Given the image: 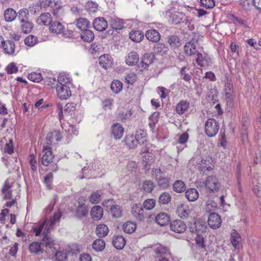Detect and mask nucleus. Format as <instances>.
Listing matches in <instances>:
<instances>
[{"label":"nucleus","mask_w":261,"mask_h":261,"mask_svg":"<svg viewBox=\"0 0 261 261\" xmlns=\"http://www.w3.org/2000/svg\"><path fill=\"white\" fill-rule=\"evenodd\" d=\"M61 215V212L60 211L55 213L52 218L48 221L46 226V220H44L39 226L36 227L34 229L36 236H39L42 233L43 237L42 240L43 244L44 245L46 248H49L50 249L53 248V250H55L54 240L49 236V232L51 227H53L57 222L59 221Z\"/></svg>","instance_id":"f257e3e1"},{"label":"nucleus","mask_w":261,"mask_h":261,"mask_svg":"<svg viewBox=\"0 0 261 261\" xmlns=\"http://www.w3.org/2000/svg\"><path fill=\"white\" fill-rule=\"evenodd\" d=\"M219 125L217 121L214 119H208L205 124V132L210 137L215 136L218 133Z\"/></svg>","instance_id":"f03ea898"},{"label":"nucleus","mask_w":261,"mask_h":261,"mask_svg":"<svg viewBox=\"0 0 261 261\" xmlns=\"http://www.w3.org/2000/svg\"><path fill=\"white\" fill-rule=\"evenodd\" d=\"M131 213L134 217L139 220H142L147 217V214L144 212L141 203L134 205L132 207Z\"/></svg>","instance_id":"7ed1b4c3"},{"label":"nucleus","mask_w":261,"mask_h":261,"mask_svg":"<svg viewBox=\"0 0 261 261\" xmlns=\"http://www.w3.org/2000/svg\"><path fill=\"white\" fill-rule=\"evenodd\" d=\"M57 92L59 97L62 100L68 98L71 95V92L67 85H57Z\"/></svg>","instance_id":"20e7f679"},{"label":"nucleus","mask_w":261,"mask_h":261,"mask_svg":"<svg viewBox=\"0 0 261 261\" xmlns=\"http://www.w3.org/2000/svg\"><path fill=\"white\" fill-rule=\"evenodd\" d=\"M204 184L206 188L212 191H218L221 186L218 179L214 176H208Z\"/></svg>","instance_id":"39448f33"},{"label":"nucleus","mask_w":261,"mask_h":261,"mask_svg":"<svg viewBox=\"0 0 261 261\" xmlns=\"http://www.w3.org/2000/svg\"><path fill=\"white\" fill-rule=\"evenodd\" d=\"M43 152L44 153L41 158V163L43 165L47 166L50 163L52 162L54 155L50 150V146L48 145L43 146Z\"/></svg>","instance_id":"423d86ee"},{"label":"nucleus","mask_w":261,"mask_h":261,"mask_svg":"<svg viewBox=\"0 0 261 261\" xmlns=\"http://www.w3.org/2000/svg\"><path fill=\"white\" fill-rule=\"evenodd\" d=\"M170 228L172 231L176 233H182L186 230L187 226L182 220H175L170 223Z\"/></svg>","instance_id":"0eeeda50"},{"label":"nucleus","mask_w":261,"mask_h":261,"mask_svg":"<svg viewBox=\"0 0 261 261\" xmlns=\"http://www.w3.org/2000/svg\"><path fill=\"white\" fill-rule=\"evenodd\" d=\"M221 222L220 216L218 214L212 213L209 215L207 223L211 228L216 229L219 227Z\"/></svg>","instance_id":"6e6552de"},{"label":"nucleus","mask_w":261,"mask_h":261,"mask_svg":"<svg viewBox=\"0 0 261 261\" xmlns=\"http://www.w3.org/2000/svg\"><path fill=\"white\" fill-rule=\"evenodd\" d=\"M48 29L49 31L53 33L56 34H59L62 33H63V36H66L67 33H64V27L63 25L60 22L57 21H52V22L50 23V25L48 27Z\"/></svg>","instance_id":"1a4fd4ad"},{"label":"nucleus","mask_w":261,"mask_h":261,"mask_svg":"<svg viewBox=\"0 0 261 261\" xmlns=\"http://www.w3.org/2000/svg\"><path fill=\"white\" fill-rule=\"evenodd\" d=\"M93 25L96 30L102 32L107 28L108 22L103 17H97L93 20Z\"/></svg>","instance_id":"9d476101"},{"label":"nucleus","mask_w":261,"mask_h":261,"mask_svg":"<svg viewBox=\"0 0 261 261\" xmlns=\"http://www.w3.org/2000/svg\"><path fill=\"white\" fill-rule=\"evenodd\" d=\"M190 229L192 232H196L197 234H200V233L205 231L206 226L203 222L197 221L191 224Z\"/></svg>","instance_id":"9b49d317"},{"label":"nucleus","mask_w":261,"mask_h":261,"mask_svg":"<svg viewBox=\"0 0 261 261\" xmlns=\"http://www.w3.org/2000/svg\"><path fill=\"white\" fill-rule=\"evenodd\" d=\"M13 182L10 181V179H7L5 183L3 188L2 189V192L4 195V198L5 199H11L12 198L11 187Z\"/></svg>","instance_id":"f8f14e48"},{"label":"nucleus","mask_w":261,"mask_h":261,"mask_svg":"<svg viewBox=\"0 0 261 261\" xmlns=\"http://www.w3.org/2000/svg\"><path fill=\"white\" fill-rule=\"evenodd\" d=\"M170 20L175 24H178L187 21V16L182 12H175L170 15Z\"/></svg>","instance_id":"ddd939ff"},{"label":"nucleus","mask_w":261,"mask_h":261,"mask_svg":"<svg viewBox=\"0 0 261 261\" xmlns=\"http://www.w3.org/2000/svg\"><path fill=\"white\" fill-rule=\"evenodd\" d=\"M29 251L31 254L39 255L43 253L44 249L41 248V243L38 242H33L29 245Z\"/></svg>","instance_id":"4468645a"},{"label":"nucleus","mask_w":261,"mask_h":261,"mask_svg":"<svg viewBox=\"0 0 261 261\" xmlns=\"http://www.w3.org/2000/svg\"><path fill=\"white\" fill-rule=\"evenodd\" d=\"M2 47L5 54L8 55H12L15 51V45L13 41L8 40L4 41Z\"/></svg>","instance_id":"2eb2a0df"},{"label":"nucleus","mask_w":261,"mask_h":261,"mask_svg":"<svg viewBox=\"0 0 261 261\" xmlns=\"http://www.w3.org/2000/svg\"><path fill=\"white\" fill-rule=\"evenodd\" d=\"M124 129L122 125L116 123L112 126V135L115 139H120L123 136Z\"/></svg>","instance_id":"dca6fc26"},{"label":"nucleus","mask_w":261,"mask_h":261,"mask_svg":"<svg viewBox=\"0 0 261 261\" xmlns=\"http://www.w3.org/2000/svg\"><path fill=\"white\" fill-rule=\"evenodd\" d=\"M145 36L148 40L153 42H158L161 38L160 33L154 29L147 31Z\"/></svg>","instance_id":"f3484780"},{"label":"nucleus","mask_w":261,"mask_h":261,"mask_svg":"<svg viewBox=\"0 0 261 261\" xmlns=\"http://www.w3.org/2000/svg\"><path fill=\"white\" fill-rule=\"evenodd\" d=\"M61 138V134L59 131L55 130L48 133L46 137L47 145L49 146L55 140L56 141H60Z\"/></svg>","instance_id":"a211bd4d"},{"label":"nucleus","mask_w":261,"mask_h":261,"mask_svg":"<svg viewBox=\"0 0 261 261\" xmlns=\"http://www.w3.org/2000/svg\"><path fill=\"white\" fill-rule=\"evenodd\" d=\"M154 58V55L152 53L144 54L141 62L142 67L144 69L147 68L149 65L152 63Z\"/></svg>","instance_id":"6ab92c4d"},{"label":"nucleus","mask_w":261,"mask_h":261,"mask_svg":"<svg viewBox=\"0 0 261 261\" xmlns=\"http://www.w3.org/2000/svg\"><path fill=\"white\" fill-rule=\"evenodd\" d=\"M139 61V56L136 51L130 52L125 59L126 63L129 66H133L137 64Z\"/></svg>","instance_id":"aec40b11"},{"label":"nucleus","mask_w":261,"mask_h":261,"mask_svg":"<svg viewBox=\"0 0 261 261\" xmlns=\"http://www.w3.org/2000/svg\"><path fill=\"white\" fill-rule=\"evenodd\" d=\"M91 218L95 221H97L101 218L103 215V209L99 205L93 206L90 212Z\"/></svg>","instance_id":"412c9836"},{"label":"nucleus","mask_w":261,"mask_h":261,"mask_svg":"<svg viewBox=\"0 0 261 261\" xmlns=\"http://www.w3.org/2000/svg\"><path fill=\"white\" fill-rule=\"evenodd\" d=\"M100 65L106 69L110 67L112 64V60L109 55H104L99 58Z\"/></svg>","instance_id":"4be33fe9"},{"label":"nucleus","mask_w":261,"mask_h":261,"mask_svg":"<svg viewBox=\"0 0 261 261\" xmlns=\"http://www.w3.org/2000/svg\"><path fill=\"white\" fill-rule=\"evenodd\" d=\"M142 161L144 167L146 169H149L150 166L154 161V155L148 151L144 152V154L142 156Z\"/></svg>","instance_id":"5701e85b"},{"label":"nucleus","mask_w":261,"mask_h":261,"mask_svg":"<svg viewBox=\"0 0 261 261\" xmlns=\"http://www.w3.org/2000/svg\"><path fill=\"white\" fill-rule=\"evenodd\" d=\"M110 23L112 28L116 31L120 30L124 27V22L123 19L117 17L112 18Z\"/></svg>","instance_id":"b1692460"},{"label":"nucleus","mask_w":261,"mask_h":261,"mask_svg":"<svg viewBox=\"0 0 261 261\" xmlns=\"http://www.w3.org/2000/svg\"><path fill=\"white\" fill-rule=\"evenodd\" d=\"M52 22L51 15L49 13L42 14L37 19V23L39 25H50Z\"/></svg>","instance_id":"393cba45"},{"label":"nucleus","mask_w":261,"mask_h":261,"mask_svg":"<svg viewBox=\"0 0 261 261\" xmlns=\"http://www.w3.org/2000/svg\"><path fill=\"white\" fill-rule=\"evenodd\" d=\"M169 220V216L165 213L159 214L155 218L156 223L161 226H164L168 224Z\"/></svg>","instance_id":"a878e982"},{"label":"nucleus","mask_w":261,"mask_h":261,"mask_svg":"<svg viewBox=\"0 0 261 261\" xmlns=\"http://www.w3.org/2000/svg\"><path fill=\"white\" fill-rule=\"evenodd\" d=\"M75 24L79 29L84 31L88 29L90 25V22L86 18H80L76 20Z\"/></svg>","instance_id":"bb28decb"},{"label":"nucleus","mask_w":261,"mask_h":261,"mask_svg":"<svg viewBox=\"0 0 261 261\" xmlns=\"http://www.w3.org/2000/svg\"><path fill=\"white\" fill-rule=\"evenodd\" d=\"M185 195L187 199L190 201H195L199 196L197 190L194 188L188 189L185 192Z\"/></svg>","instance_id":"cd10ccee"},{"label":"nucleus","mask_w":261,"mask_h":261,"mask_svg":"<svg viewBox=\"0 0 261 261\" xmlns=\"http://www.w3.org/2000/svg\"><path fill=\"white\" fill-rule=\"evenodd\" d=\"M5 20L7 22H12L17 16L16 11L12 8L7 9L4 13Z\"/></svg>","instance_id":"c85d7f7f"},{"label":"nucleus","mask_w":261,"mask_h":261,"mask_svg":"<svg viewBox=\"0 0 261 261\" xmlns=\"http://www.w3.org/2000/svg\"><path fill=\"white\" fill-rule=\"evenodd\" d=\"M113 244L117 249H122L125 246V239L121 236H115L113 240Z\"/></svg>","instance_id":"c756f323"},{"label":"nucleus","mask_w":261,"mask_h":261,"mask_svg":"<svg viewBox=\"0 0 261 261\" xmlns=\"http://www.w3.org/2000/svg\"><path fill=\"white\" fill-rule=\"evenodd\" d=\"M189 108V103L186 100H181L176 105V112L178 114H182Z\"/></svg>","instance_id":"7c9ffc66"},{"label":"nucleus","mask_w":261,"mask_h":261,"mask_svg":"<svg viewBox=\"0 0 261 261\" xmlns=\"http://www.w3.org/2000/svg\"><path fill=\"white\" fill-rule=\"evenodd\" d=\"M34 25L33 23L29 20L20 21V28L22 32L25 34L29 33L31 32L33 28Z\"/></svg>","instance_id":"2f4dec72"},{"label":"nucleus","mask_w":261,"mask_h":261,"mask_svg":"<svg viewBox=\"0 0 261 261\" xmlns=\"http://www.w3.org/2000/svg\"><path fill=\"white\" fill-rule=\"evenodd\" d=\"M109 231L108 227L103 224H100L97 226L96 233L100 238L105 237L108 234Z\"/></svg>","instance_id":"473e14b6"},{"label":"nucleus","mask_w":261,"mask_h":261,"mask_svg":"<svg viewBox=\"0 0 261 261\" xmlns=\"http://www.w3.org/2000/svg\"><path fill=\"white\" fill-rule=\"evenodd\" d=\"M88 214V210L86 205L84 203H79L76 211V216L79 218H82L86 217Z\"/></svg>","instance_id":"72a5a7b5"},{"label":"nucleus","mask_w":261,"mask_h":261,"mask_svg":"<svg viewBox=\"0 0 261 261\" xmlns=\"http://www.w3.org/2000/svg\"><path fill=\"white\" fill-rule=\"evenodd\" d=\"M81 37L84 41L90 42L93 40L94 34L92 31L87 29L82 32Z\"/></svg>","instance_id":"f704fd0d"},{"label":"nucleus","mask_w":261,"mask_h":261,"mask_svg":"<svg viewBox=\"0 0 261 261\" xmlns=\"http://www.w3.org/2000/svg\"><path fill=\"white\" fill-rule=\"evenodd\" d=\"M184 49L185 53L188 56L194 55L197 53L195 45L191 41L187 42L185 44Z\"/></svg>","instance_id":"c9c22d12"},{"label":"nucleus","mask_w":261,"mask_h":261,"mask_svg":"<svg viewBox=\"0 0 261 261\" xmlns=\"http://www.w3.org/2000/svg\"><path fill=\"white\" fill-rule=\"evenodd\" d=\"M129 38L134 42H139L144 38V34L140 31H132L129 33Z\"/></svg>","instance_id":"e433bc0d"},{"label":"nucleus","mask_w":261,"mask_h":261,"mask_svg":"<svg viewBox=\"0 0 261 261\" xmlns=\"http://www.w3.org/2000/svg\"><path fill=\"white\" fill-rule=\"evenodd\" d=\"M136 229V224L132 221H127L123 225V231L127 233H133Z\"/></svg>","instance_id":"4c0bfd02"},{"label":"nucleus","mask_w":261,"mask_h":261,"mask_svg":"<svg viewBox=\"0 0 261 261\" xmlns=\"http://www.w3.org/2000/svg\"><path fill=\"white\" fill-rule=\"evenodd\" d=\"M156 180H157L158 186L162 189H166L169 186V179L162 176L159 177L155 176Z\"/></svg>","instance_id":"58836bf2"},{"label":"nucleus","mask_w":261,"mask_h":261,"mask_svg":"<svg viewBox=\"0 0 261 261\" xmlns=\"http://www.w3.org/2000/svg\"><path fill=\"white\" fill-rule=\"evenodd\" d=\"M106 243L103 240L98 239L95 240L92 244V247L96 251H101L105 247Z\"/></svg>","instance_id":"ea45409f"},{"label":"nucleus","mask_w":261,"mask_h":261,"mask_svg":"<svg viewBox=\"0 0 261 261\" xmlns=\"http://www.w3.org/2000/svg\"><path fill=\"white\" fill-rule=\"evenodd\" d=\"M196 58L197 63L201 66H205L208 64V60L206 55L197 53Z\"/></svg>","instance_id":"a19ab883"},{"label":"nucleus","mask_w":261,"mask_h":261,"mask_svg":"<svg viewBox=\"0 0 261 261\" xmlns=\"http://www.w3.org/2000/svg\"><path fill=\"white\" fill-rule=\"evenodd\" d=\"M168 42L171 47L174 49L178 48L181 45L179 38L174 35L169 37Z\"/></svg>","instance_id":"79ce46f5"},{"label":"nucleus","mask_w":261,"mask_h":261,"mask_svg":"<svg viewBox=\"0 0 261 261\" xmlns=\"http://www.w3.org/2000/svg\"><path fill=\"white\" fill-rule=\"evenodd\" d=\"M155 185L153 181L146 180L143 182L142 189L146 193H150L152 191Z\"/></svg>","instance_id":"37998d69"},{"label":"nucleus","mask_w":261,"mask_h":261,"mask_svg":"<svg viewBox=\"0 0 261 261\" xmlns=\"http://www.w3.org/2000/svg\"><path fill=\"white\" fill-rule=\"evenodd\" d=\"M173 190L177 193H181L186 189V185L181 180H177L173 185Z\"/></svg>","instance_id":"c03bdc74"},{"label":"nucleus","mask_w":261,"mask_h":261,"mask_svg":"<svg viewBox=\"0 0 261 261\" xmlns=\"http://www.w3.org/2000/svg\"><path fill=\"white\" fill-rule=\"evenodd\" d=\"M146 132L142 130L139 129L136 132V136L135 137L136 138L137 140L139 142V144H144L145 142H146Z\"/></svg>","instance_id":"a18cd8bd"},{"label":"nucleus","mask_w":261,"mask_h":261,"mask_svg":"<svg viewBox=\"0 0 261 261\" xmlns=\"http://www.w3.org/2000/svg\"><path fill=\"white\" fill-rule=\"evenodd\" d=\"M126 145L131 149L135 148L139 142L136 138L133 135L127 136L125 139Z\"/></svg>","instance_id":"49530a36"},{"label":"nucleus","mask_w":261,"mask_h":261,"mask_svg":"<svg viewBox=\"0 0 261 261\" xmlns=\"http://www.w3.org/2000/svg\"><path fill=\"white\" fill-rule=\"evenodd\" d=\"M111 89L115 93H118L122 89V83L118 80H114L111 85Z\"/></svg>","instance_id":"de8ad7c7"},{"label":"nucleus","mask_w":261,"mask_h":261,"mask_svg":"<svg viewBox=\"0 0 261 261\" xmlns=\"http://www.w3.org/2000/svg\"><path fill=\"white\" fill-rule=\"evenodd\" d=\"M55 250H51V253L55 254L56 259L57 261H65L67 259L66 253L64 251H55Z\"/></svg>","instance_id":"09e8293b"},{"label":"nucleus","mask_w":261,"mask_h":261,"mask_svg":"<svg viewBox=\"0 0 261 261\" xmlns=\"http://www.w3.org/2000/svg\"><path fill=\"white\" fill-rule=\"evenodd\" d=\"M114 218H120L122 215V211L119 205H115L109 211Z\"/></svg>","instance_id":"8fccbe9b"},{"label":"nucleus","mask_w":261,"mask_h":261,"mask_svg":"<svg viewBox=\"0 0 261 261\" xmlns=\"http://www.w3.org/2000/svg\"><path fill=\"white\" fill-rule=\"evenodd\" d=\"M195 240L197 247L198 248L202 249H205L204 238L201 234H197Z\"/></svg>","instance_id":"3c124183"},{"label":"nucleus","mask_w":261,"mask_h":261,"mask_svg":"<svg viewBox=\"0 0 261 261\" xmlns=\"http://www.w3.org/2000/svg\"><path fill=\"white\" fill-rule=\"evenodd\" d=\"M24 42L26 45L32 47L37 43L38 39L36 36L29 35L25 38Z\"/></svg>","instance_id":"603ef678"},{"label":"nucleus","mask_w":261,"mask_h":261,"mask_svg":"<svg viewBox=\"0 0 261 261\" xmlns=\"http://www.w3.org/2000/svg\"><path fill=\"white\" fill-rule=\"evenodd\" d=\"M231 236V243L233 247H236L237 245L241 241V236L236 230H233Z\"/></svg>","instance_id":"864d4df0"},{"label":"nucleus","mask_w":261,"mask_h":261,"mask_svg":"<svg viewBox=\"0 0 261 261\" xmlns=\"http://www.w3.org/2000/svg\"><path fill=\"white\" fill-rule=\"evenodd\" d=\"M29 16V10L27 9H20L18 12V17L20 22L21 21V20H28Z\"/></svg>","instance_id":"5fc2aeb1"},{"label":"nucleus","mask_w":261,"mask_h":261,"mask_svg":"<svg viewBox=\"0 0 261 261\" xmlns=\"http://www.w3.org/2000/svg\"><path fill=\"white\" fill-rule=\"evenodd\" d=\"M171 200V196L170 194L167 192H164L160 195L159 201L161 204H167Z\"/></svg>","instance_id":"6e6d98bb"},{"label":"nucleus","mask_w":261,"mask_h":261,"mask_svg":"<svg viewBox=\"0 0 261 261\" xmlns=\"http://www.w3.org/2000/svg\"><path fill=\"white\" fill-rule=\"evenodd\" d=\"M168 48L164 44L158 43L154 46V51L155 53L163 55L167 52Z\"/></svg>","instance_id":"4d7b16f0"},{"label":"nucleus","mask_w":261,"mask_h":261,"mask_svg":"<svg viewBox=\"0 0 261 261\" xmlns=\"http://www.w3.org/2000/svg\"><path fill=\"white\" fill-rule=\"evenodd\" d=\"M155 205V200L153 199H148L143 202V207L146 210H152Z\"/></svg>","instance_id":"13d9d810"},{"label":"nucleus","mask_w":261,"mask_h":261,"mask_svg":"<svg viewBox=\"0 0 261 261\" xmlns=\"http://www.w3.org/2000/svg\"><path fill=\"white\" fill-rule=\"evenodd\" d=\"M28 79L34 82L38 83L42 79V76L40 73L32 72L29 74Z\"/></svg>","instance_id":"bf43d9fd"},{"label":"nucleus","mask_w":261,"mask_h":261,"mask_svg":"<svg viewBox=\"0 0 261 261\" xmlns=\"http://www.w3.org/2000/svg\"><path fill=\"white\" fill-rule=\"evenodd\" d=\"M225 92H233L232 84L231 79L228 75L225 76Z\"/></svg>","instance_id":"052dcab7"},{"label":"nucleus","mask_w":261,"mask_h":261,"mask_svg":"<svg viewBox=\"0 0 261 261\" xmlns=\"http://www.w3.org/2000/svg\"><path fill=\"white\" fill-rule=\"evenodd\" d=\"M158 114L154 113L149 117L150 122L149 123V126L152 131L154 129L155 125L158 121Z\"/></svg>","instance_id":"680f3d73"},{"label":"nucleus","mask_w":261,"mask_h":261,"mask_svg":"<svg viewBox=\"0 0 261 261\" xmlns=\"http://www.w3.org/2000/svg\"><path fill=\"white\" fill-rule=\"evenodd\" d=\"M6 70L7 71L8 74H11L15 73L18 71V67L16 66L15 63L12 62L7 66Z\"/></svg>","instance_id":"e2e57ef3"},{"label":"nucleus","mask_w":261,"mask_h":261,"mask_svg":"<svg viewBox=\"0 0 261 261\" xmlns=\"http://www.w3.org/2000/svg\"><path fill=\"white\" fill-rule=\"evenodd\" d=\"M100 200V192L96 191L89 197V201L92 203H97Z\"/></svg>","instance_id":"0e129e2a"},{"label":"nucleus","mask_w":261,"mask_h":261,"mask_svg":"<svg viewBox=\"0 0 261 261\" xmlns=\"http://www.w3.org/2000/svg\"><path fill=\"white\" fill-rule=\"evenodd\" d=\"M126 82L133 85L137 80V75L134 72H129L125 76Z\"/></svg>","instance_id":"69168bd1"},{"label":"nucleus","mask_w":261,"mask_h":261,"mask_svg":"<svg viewBox=\"0 0 261 261\" xmlns=\"http://www.w3.org/2000/svg\"><path fill=\"white\" fill-rule=\"evenodd\" d=\"M4 151L9 154H12L14 152V147L12 140H9L8 143H6L4 147Z\"/></svg>","instance_id":"338daca9"},{"label":"nucleus","mask_w":261,"mask_h":261,"mask_svg":"<svg viewBox=\"0 0 261 261\" xmlns=\"http://www.w3.org/2000/svg\"><path fill=\"white\" fill-rule=\"evenodd\" d=\"M177 211L181 218H187L189 215L190 210L188 209L185 210V207L183 206L179 207Z\"/></svg>","instance_id":"774afa93"}]
</instances>
